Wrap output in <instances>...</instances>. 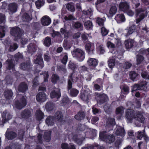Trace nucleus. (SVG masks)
<instances>
[{
    "label": "nucleus",
    "mask_w": 149,
    "mask_h": 149,
    "mask_svg": "<svg viewBox=\"0 0 149 149\" xmlns=\"http://www.w3.org/2000/svg\"><path fill=\"white\" fill-rule=\"evenodd\" d=\"M115 19L117 22L118 23L124 22L125 21V16L123 14L117 15L116 16Z\"/></svg>",
    "instance_id": "obj_27"
},
{
    "label": "nucleus",
    "mask_w": 149,
    "mask_h": 149,
    "mask_svg": "<svg viewBox=\"0 0 149 149\" xmlns=\"http://www.w3.org/2000/svg\"><path fill=\"white\" fill-rule=\"evenodd\" d=\"M100 137L102 140L109 143L113 142L115 140V137L113 135H107L105 131H103L100 133Z\"/></svg>",
    "instance_id": "obj_1"
},
{
    "label": "nucleus",
    "mask_w": 149,
    "mask_h": 149,
    "mask_svg": "<svg viewBox=\"0 0 149 149\" xmlns=\"http://www.w3.org/2000/svg\"><path fill=\"white\" fill-rule=\"evenodd\" d=\"M134 111L132 110L128 109L126 111V117L128 121L131 122L134 117Z\"/></svg>",
    "instance_id": "obj_9"
},
{
    "label": "nucleus",
    "mask_w": 149,
    "mask_h": 149,
    "mask_svg": "<svg viewBox=\"0 0 149 149\" xmlns=\"http://www.w3.org/2000/svg\"><path fill=\"white\" fill-rule=\"evenodd\" d=\"M73 27L75 29H82L83 25L81 23L78 22H73L72 23Z\"/></svg>",
    "instance_id": "obj_38"
},
{
    "label": "nucleus",
    "mask_w": 149,
    "mask_h": 149,
    "mask_svg": "<svg viewBox=\"0 0 149 149\" xmlns=\"http://www.w3.org/2000/svg\"><path fill=\"white\" fill-rule=\"evenodd\" d=\"M73 57L76 58L79 61H82L84 59L85 54L81 49L77 48L72 52Z\"/></svg>",
    "instance_id": "obj_2"
},
{
    "label": "nucleus",
    "mask_w": 149,
    "mask_h": 149,
    "mask_svg": "<svg viewBox=\"0 0 149 149\" xmlns=\"http://www.w3.org/2000/svg\"><path fill=\"white\" fill-rule=\"evenodd\" d=\"M91 45L90 43H87L85 45V49L89 54L93 53V49L91 48Z\"/></svg>",
    "instance_id": "obj_37"
},
{
    "label": "nucleus",
    "mask_w": 149,
    "mask_h": 149,
    "mask_svg": "<svg viewBox=\"0 0 149 149\" xmlns=\"http://www.w3.org/2000/svg\"><path fill=\"white\" fill-rule=\"evenodd\" d=\"M70 102V100L67 96L64 97L61 100V104L62 105H65Z\"/></svg>",
    "instance_id": "obj_36"
},
{
    "label": "nucleus",
    "mask_w": 149,
    "mask_h": 149,
    "mask_svg": "<svg viewBox=\"0 0 149 149\" xmlns=\"http://www.w3.org/2000/svg\"><path fill=\"white\" fill-rule=\"evenodd\" d=\"M149 88L147 83L145 81H143L139 84H135L133 86L132 91H136L137 90H142L145 91H147Z\"/></svg>",
    "instance_id": "obj_3"
},
{
    "label": "nucleus",
    "mask_w": 149,
    "mask_h": 149,
    "mask_svg": "<svg viewBox=\"0 0 149 149\" xmlns=\"http://www.w3.org/2000/svg\"><path fill=\"white\" fill-rule=\"evenodd\" d=\"M66 8L68 10L72 12L75 11L74 7L72 4L70 3L66 5Z\"/></svg>",
    "instance_id": "obj_51"
},
{
    "label": "nucleus",
    "mask_w": 149,
    "mask_h": 149,
    "mask_svg": "<svg viewBox=\"0 0 149 149\" xmlns=\"http://www.w3.org/2000/svg\"><path fill=\"white\" fill-rule=\"evenodd\" d=\"M143 57L141 55H138L136 57V63L137 64H140L143 60Z\"/></svg>",
    "instance_id": "obj_55"
},
{
    "label": "nucleus",
    "mask_w": 149,
    "mask_h": 149,
    "mask_svg": "<svg viewBox=\"0 0 149 149\" xmlns=\"http://www.w3.org/2000/svg\"><path fill=\"white\" fill-rule=\"evenodd\" d=\"M59 80V76L56 74H53L51 77V81L54 83H56Z\"/></svg>",
    "instance_id": "obj_43"
},
{
    "label": "nucleus",
    "mask_w": 149,
    "mask_h": 149,
    "mask_svg": "<svg viewBox=\"0 0 149 149\" xmlns=\"http://www.w3.org/2000/svg\"><path fill=\"white\" fill-rule=\"evenodd\" d=\"M85 116V113L83 111H79L75 116L76 119L78 120H80L84 119Z\"/></svg>",
    "instance_id": "obj_26"
},
{
    "label": "nucleus",
    "mask_w": 149,
    "mask_h": 149,
    "mask_svg": "<svg viewBox=\"0 0 149 149\" xmlns=\"http://www.w3.org/2000/svg\"><path fill=\"white\" fill-rule=\"evenodd\" d=\"M4 95L6 98H11L13 95V93L11 90H6L4 92Z\"/></svg>",
    "instance_id": "obj_30"
},
{
    "label": "nucleus",
    "mask_w": 149,
    "mask_h": 149,
    "mask_svg": "<svg viewBox=\"0 0 149 149\" xmlns=\"http://www.w3.org/2000/svg\"><path fill=\"white\" fill-rule=\"evenodd\" d=\"M47 96L44 92H40L36 96L37 100L39 102H43L46 101Z\"/></svg>",
    "instance_id": "obj_13"
},
{
    "label": "nucleus",
    "mask_w": 149,
    "mask_h": 149,
    "mask_svg": "<svg viewBox=\"0 0 149 149\" xmlns=\"http://www.w3.org/2000/svg\"><path fill=\"white\" fill-rule=\"evenodd\" d=\"M79 78V75L76 73H73L72 75L70 76L68 79V90H70L72 87V81L76 82L78 81Z\"/></svg>",
    "instance_id": "obj_4"
},
{
    "label": "nucleus",
    "mask_w": 149,
    "mask_h": 149,
    "mask_svg": "<svg viewBox=\"0 0 149 149\" xmlns=\"http://www.w3.org/2000/svg\"><path fill=\"white\" fill-rule=\"evenodd\" d=\"M117 8L115 6H112L111 7L109 11V16L111 17L115 15L116 13Z\"/></svg>",
    "instance_id": "obj_29"
},
{
    "label": "nucleus",
    "mask_w": 149,
    "mask_h": 149,
    "mask_svg": "<svg viewBox=\"0 0 149 149\" xmlns=\"http://www.w3.org/2000/svg\"><path fill=\"white\" fill-rule=\"evenodd\" d=\"M45 108L47 110L50 111L53 109L54 105L52 102H48L46 104Z\"/></svg>",
    "instance_id": "obj_44"
},
{
    "label": "nucleus",
    "mask_w": 149,
    "mask_h": 149,
    "mask_svg": "<svg viewBox=\"0 0 149 149\" xmlns=\"http://www.w3.org/2000/svg\"><path fill=\"white\" fill-rule=\"evenodd\" d=\"M2 122L3 123H5L12 118V116L9 112L5 111L2 114Z\"/></svg>",
    "instance_id": "obj_12"
},
{
    "label": "nucleus",
    "mask_w": 149,
    "mask_h": 149,
    "mask_svg": "<svg viewBox=\"0 0 149 149\" xmlns=\"http://www.w3.org/2000/svg\"><path fill=\"white\" fill-rule=\"evenodd\" d=\"M144 132L143 131H138L136 134V136L138 139L141 140L144 135Z\"/></svg>",
    "instance_id": "obj_53"
},
{
    "label": "nucleus",
    "mask_w": 149,
    "mask_h": 149,
    "mask_svg": "<svg viewBox=\"0 0 149 149\" xmlns=\"http://www.w3.org/2000/svg\"><path fill=\"white\" fill-rule=\"evenodd\" d=\"M115 125V120L114 118H108L106 122V127L110 128L111 130L113 129V126Z\"/></svg>",
    "instance_id": "obj_15"
},
{
    "label": "nucleus",
    "mask_w": 149,
    "mask_h": 149,
    "mask_svg": "<svg viewBox=\"0 0 149 149\" xmlns=\"http://www.w3.org/2000/svg\"><path fill=\"white\" fill-rule=\"evenodd\" d=\"M101 33L103 36H105L107 35L108 33V30L104 27H102L101 28Z\"/></svg>",
    "instance_id": "obj_61"
},
{
    "label": "nucleus",
    "mask_w": 149,
    "mask_h": 149,
    "mask_svg": "<svg viewBox=\"0 0 149 149\" xmlns=\"http://www.w3.org/2000/svg\"><path fill=\"white\" fill-rule=\"evenodd\" d=\"M14 65L13 61L12 60H10L8 62V67L7 68V69H12L13 71H14Z\"/></svg>",
    "instance_id": "obj_52"
},
{
    "label": "nucleus",
    "mask_w": 149,
    "mask_h": 149,
    "mask_svg": "<svg viewBox=\"0 0 149 149\" xmlns=\"http://www.w3.org/2000/svg\"><path fill=\"white\" fill-rule=\"evenodd\" d=\"M17 8V5L16 3H12L8 5V10L10 11V13L13 14L15 12Z\"/></svg>",
    "instance_id": "obj_21"
},
{
    "label": "nucleus",
    "mask_w": 149,
    "mask_h": 149,
    "mask_svg": "<svg viewBox=\"0 0 149 149\" xmlns=\"http://www.w3.org/2000/svg\"><path fill=\"white\" fill-rule=\"evenodd\" d=\"M105 18H100V17H98L97 18L96 20L97 23L100 26L103 25L105 21Z\"/></svg>",
    "instance_id": "obj_47"
},
{
    "label": "nucleus",
    "mask_w": 149,
    "mask_h": 149,
    "mask_svg": "<svg viewBox=\"0 0 149 149\" xmlns=\"http://www.w3.org/2000/svg\"><path fill=\"white\" fill-rule=\"evenodd\" d=\"M124 109L122 107H118L116 110V113L117 114H122L124 113Z\"/></svg>",
    "instance_id": "obj_54"
},
{
    "label": "nucleus",
    "mask_w": 149,
    "mask_h": 149,
    "mask_svg": "<svg viewBox=\"0 0 149 149\" xmlns=\"http://www.w3.org/2000/svg\"><path fill=\"white\" fill-rule=\"evenodd\" d=\"M27 48L29 52L32 53L36 51L37 47L35 44L31 43L27 46Z\"/></svg>",
    "instance_id": "obj_25"
},
{
    "label": "nucleus",
    "mask_w": 149,
    "mask_h": 149,
    "mask_svg": "<svg viewBox=\"0 0 149 149\" xmlns=\"http://www.w3.org/2000/svg\"><path fill=\"white\" fill-rule=\"evenodd\" d=\"M84 25L86 28L88 30L91 29L93 26L92 22L89 20L85 22Z\"/></svg>",
    "instance_id": "obj_40"
},
{
    "label": "nucleus",
    "mask_w": 149,
    "mask_h": 149,
    "mask_svg": "<svg viewBox=\"0 0 149 149\" xmlns=\"http://www.w3.org/2000/svg\"><path fill=\"white\" fill-rule=\"evenodd\" d=\"M15 60L17 61L19 59H22L23 58V56L19 53H18L15 55Z\"/></svg>",
    "instance_id": "obj_64"
},
{
    "label": "nucleus",
    "mask_w": 149,
    "mask_h": 149,
    "mask_svg": "<svg viewBox=\"0 0 149 149\" xmlns=\"http://www.w3.org/2000/svg\"><path fill=\"white\" fill-rule=\"evenodd\" d=\"M15 106L18 109H21L26 104V101L25 97L22 96L19 100H17L15 102Z\"/></svg>",
    "instance_id": "obj_7"
},
{
    "label": "nucleus",
    "mask_w": 149,
    "mask_h": 149,
    "mask_svg": "<svg viewBox=\"0 0 149 149\" xmlns=\"http://www.w3.org/2000/svg\"><path fill=\"white\" fill-rule=\"evenodd\" d=\"M51 19L47 15L43 16L41 19L42 24L44 26H48L51 23Z\"/></svg>",
    "instance_id": "obj_14"
},
{
    "label": "nucleus",
    "mask_w": 149,
    "mask_h": 149,
    "mask_svg": "<svg viewBox=\"0 0 149 149\" xmlns=\"http://www.w3.org/2000/svg\"><path fill=\"white\" fill-rule=\"evenodd\" d=\"M4 27L0 26V38H2L5 36Z\"/></svg>",
    "instance_id": "obj_58"
},
{
    "label": "nucleus",
    "mask_w": 149,
    "mask_h": 149,
    "mask_svg": "<svg viewBox=\"0 0 149 149\" xmlns=\"http://www.w3.org/2000/svg\"><path fill=\"white\" fill-rule=\"evenodd\" d=\"M134 119L141 123H143L145 120V118L142 114L139 112H136L134 113Z\"/></svg>",
    "instance_id": "obj_10"
},
{
    "label": "nucleus",
    "mask_w": 149,
    "mask_h": 149,
    "mask_svg": "<svg viewBox=\"0 0 149 149\" xmlns=\"http://www.w3.org/2000/svg\"><path fill=\"white\" fill-rule=\"evenodd\" d=\"M51 131H47L44 133V138L46 141L48 142L50 141L51 139Z\"/></svg>",
    "instance_id": "obj_31"
},
{
    "label": "nucleus",
    "mask_w": 149,
    "mask_h": 149,
    "mask_svg": "<svg viewBox=\"0 0 149 149\" xmlns=\"http://www.w3.org/2000/svg\"><path fill=\"white\" fill-rule=\"evenodd\" d=\"M108 62V65L110 68H112L115 65V59L114 58H110Z\"/></svg>",
    "instance_id": "obj_42"
},
{
    "label": "nucleus",
    "mask_w": 149,
    "mask_h": 149,
    "mask_svg": "<svg viewBox=\"0 0 149 149\" xmlns=\"http://www.w3.org/2000/svg\"><path fill=\"white\" fill-rule=\"evenodd\" d=\"M132 64L129 62H126L125 63L124 65V68L125 69L130 68L132 66Z\"/></svg>",
    "instance_id": "obj_60"
},
{
    "label": "nucleus",
    "mask_w": 149,
    "mask_h": 149,
    "mask_svg": "<svg viewBox=\"0 0 149 149\" xmlns=\"http://www.w3.org/2000/svg\"><path fill=\"white\" fill-rule=\"evenodd\" d=\"M31 113L30 111L27 109H25L22 113L21 116L22 118H27L31 116Z\"/></svg>",
    "instance_id": "obj_24"
},
{
    "label": "nucleus",
    "mask_w": 149,
    "mask_h": 149,
    "mask_svg": "<svg viewBox=\"0 0 149 149\" xmlns=\"http://www.w3.org/2000/svg\"><path fill=\"white\" fill-rule=\"evenodd\" d=\"M18 47L17 44L14 43L13 45H10V46L9 50L10 51L13 52Z\"/></svg>",
    "instance_id": "obj_59"
},
{
    "label": "nucleus",
    "mask_w": 149,
    "mask_h": 149,
    "mask_svg": "<svg viewBox=\"0 0 149 149\" xmlns=\"http://www.w3.org/2000/svg\"><path fill=\"white\" fill-rule=\"evenodd\" d=\"M83 13L86 15H91L93 14V10L91 9L90 8L86 11L83 10Z\"/></svg>",
    "instance_id": "obj_57"
},
{
    "label": "nucleus",
    "mask_w": 149,
    "mask_h": 149,
    "mask_svg": "<svg viewBox=\"0 0 149 149\" xmlns=\"http://www.w3.org/2000/svg\"><path fill=\"white\" fill-rule=\"evenodd\" d=\"M68 66L71 69L74 70L76 68H77V66L74 64L73 63L70 62L68 65Z\"/></svg>",
    "instance_id": "obj_63"
},
{
    "label": "nucleus",
    "mask_w": 149,
    "mask_h": 149,
    "mask_svg": "<svg viewBox=\"0 0 149 149\" xmlns=\"http://www.w3.org/2000/svg\"><path fill=\"white\" fill-rule=\"evenodd\" d=\"M6 136L8 139H12L16 136L17 134L13 132H7Z\"/></svg>",
    "instance_id": "obj_28"
},
{
    "label": "nucleus",
    "mask_w": 149,
    "mask_h": 149,
    "mask_svg": "<svg viewBox=\"0 0 149 149\" xmlns=\"http://www.w3.org/2000/svg\"><path fill=\"white\" fill-rule=\"evenodd\" d=\"M91 94L90 92L84 91L81 94V98L82 100L86 102H88L90 98Z\"/></svg>",
    "instance_id": "obj_17"
},
{
    "label": "nucleus",
    "mask_w": 149,
    "mask_h": 149,
    "mask_svg": "<svg viewBox=\"0 0 149 149\" xmlns=\"http://www.w3.org/2000/svg\"><path fill=\"white\" fill-rule=\"evenodd\" d=\"M44 60L47 62H49L50 61L51 57L48 51H47L44 54Z\"/></svg>",
    "instance_id": "obj_39"
},
{
    "label": "nucleus",
    "mask_w": 149,
    "mask_h": 149,
    "mask_svg": "<svg viewBox=\"0 0 149 149\" xmlns=\"http://www.w3.org/2000/svg\"><path fill=\"white\" fill-rule=\"evenodd\" d=\"M44 44L46 46L49 47L51 44V40L49 37H46L44 41Z\"/></svg>",
    "instance_id": "obj_48"
},
{
    "label": "nucleus",
    "mask_w": 149,
    "mask_h": 149,
    "mask_svg": "<svg viewBox=\"0 0 149 149\" xmlns=\"http://www.w3.org/2000/svg\"><path fill=\"white\" fill-rule=\"evenodd\" d=\"M88 64L91 69H94L98 64L97 60L93 58H89L87 61Z\"/></svg>",
    "instance_id": "obj_11"
},
{
    "label": "nucleus",
    "mask_w": 149,
    "mask_h": 149,
    "mask_svg": "<svg viewBox=\"0 0 149 149\" xmlns=\"http://www.w3.org/2000/svg\"><path fill=\"white\" fill-rule=\"evenodd\" d=\"M68 60V57L67 54L64 55L63 58L61 60V62L64 64H66Z\"/></svg>",
    "instance_id": "obj_62"
},
{
    "label": "nucleus",
    "mask_w": 149,
    "mask_h": 149,
    "mask_svg": "<svg viewBox=\"0 0 149 149\" xmlns=\"http://www.w3.org/2000/svg\"><path fill=\"white\" fill-rule=\"evenodd\" d=\"M95 96L97 97V102L100 103V104L104 103L108 100V97L105 94L101 95L97 93H95Z\"/></svg>",
    "instance_id": "obj_8"
},
{
    "label": "nucleus",
    "mask_w": 149,
    "mask_h": 149,
    "mask_svg": "<svg viewBox=\"0 0 149 149\" xmlns=\"http://www.w3.org/2000/svg\"><path fill=\"white\" fill-rule=\"evenodd\" d=\"M79 91L75 88H72L70 90V95L72 97H75L77 96L79 93Z\"/></svg>",
    "instance_id": "obj_45"
},
{
    "label": "nucleus",
    "mask_w": 149,
    "mask_h": 149,
    "mask_svg": "<svg viewBox=\"0 0 149 149\" xmlns=\"http://www.w3.org/2000/svg\"><path fill=\"white\" fill-rule=\"evenodd\" d=\"M22 20L24 22H29L31 19V17L26 13H24L22 17Z\"/></svg>",
    "instance_id": "obj_35"
},
{
    "label": "nucleus",
    "mask_w": 149,
    "mask_h": 149,
    "mask_svg": "<svg viewBox=\"0 0 149 149\" xmlns=\"http://www.w3.org/2000/svg\"><path fill=\"white\" fill-rule=\"evenodd\" d=\"M55 116L56 119L57 120L61 121L62 120L63 116L61 112L58 111L57 112L55 113Z\"/></svg>",
    "instance_id": "obj_46"
},
{
    "label": "nucleus",
    "mask_w": 149,
    "mask_h": 149,
    "mask_svg": "<svg viewBox=\"0 0 149 149\" xmlns=\"http://www.w3.org/2000/svg\"><path fill=\"white\" fill-rule=\"evenodd\" d=\"M135 43L133 40L129 39L125 41V45L127 49H129L133 47Z\"/></svg>",
    "instance_id": "obj_22"
},
{
    "label": "nucleus",
    "mask_w": 149,
    "mask_h": 149,
    "mask_svg": "<svg viewBox=\"0 0 149 149\" xmlns=\"http://www.w3.org/2000/svg\"><path fill=\"white\" fill-rule=\"evenodd\" d=\"M125 133L124 129L123 127L119 126H117L115 132L116 135L123 136H124Z\"/></svg>",
    "instance_id": "obj_19"
},
{
    "label": "nucleus",
    "mask_w": 149,
    "mask_h": 149,
    "mask_svg": "<svg viewBox=\"0 0 149 149\" xmlns=\"http://www.w3.org/2000/svg\"><path fill=\"white\" fill-rule=\"evenodd\" d=\"M90 34H82L81 35V38H82V40L84 42H87L88 40V37H90Z\"/></svg>",
    "instance_id": "obj_56"
},
{
    "label": "nucleus",
    "mask_w": 149,
    "mask_h": 149,
    "mask_svg": "<svg viewBox=\"0 0 149 149\" xmlns=\"http://www.w3.org/2000/svg\"><path fill=\"white\" fill-rule=\"evenodd\" d=\"M120 10L126 11L129 8V5L126 2H121L119 5Z\"/></svg>",
    "instance_id": "obj_18"
},
{
    "label": "nucleus",
    "mask_w": 149,
    "mask_h": 149,
    "mask_svg": "<svg viewBox=\"0 0 149 149\" xmlns=\"http://www.w3.org/2000/svg\"><path fill=\"white\" fill-rule=\"evenodd\" d=\"M30 65L29 63L24 62L21 63L20 65V68L23 70H27L30 68Z\"/></svg>",
    "instance_id": "obj_32"
},
{
    "label": "nucleus",
    "mask_w": 149,
    "mask_h": 149,
    "mask_svg": "<svg viewBox=\"0 0 149 149\" xmlns=\"http://www.w3.org/2000/svg\"><path fill=\"white\" fill-rule=\"evenodd\" d=\"M10 33L12 36L15 37V40H16L20 39L22 34L20 29L18 27H14L11 29Z\"/></svg>",
    "instance_id": "obj_6"
},
{
    "label": "nucleus",
    "mask_w": 149,
    "mask_h": 149,
    "mask_svg": "<svg viewBox=\"0 0 149 149\" xmlns=\"http://www.w3.org/2000/svg\"><path fill=\"white\" fill-rule=\"evenodd\" d=\"M138 74L134 71H131L130 73V77L131 79L134 80L137 77Z\"/></svg>",
    "instance_id": "obj_49"
},
{
    "label": "nucleus",
    "mask_w": 149,
    "mask_h": 149,
    "mask_svg": "<svg viewBox=\"0 0 149 149\" xmlns=\"http://www.w3.org/2000/svg\"><path fill=\"white\" fill-rule=\"evenodd\" d=\"M37 119L38 120H40L43 118L44 114L42 111L39 110H37L36 113Z\"/></svg>",
    "instance_id": "obj_34"
},
{
    "label": "nucleus",
    "mask_w": 149,
    "mask_h": 149,
    "mask_svg": "<svg viewBox=\"0 0 149 149\" xmlns=\"http://www.w3.org/2000/svg\"><path fill=\"white\" fill-rule=\"evenodd\" d=\"M28 86L24 82L21 83L18 86V90L20 92L24 93L28 89Z\"/></svg>",
    "instance_id": "obj_23"
},
{
    "label": "nucleus",
    "mask_w": 149,
    "mask_h": 149,
    "mask_svg": "<svg viewBox=\"0 0 149 149\" xmlns=\"http://www.w3.org/2000/svg\"><path fill=\"white\" fill-rule=\"evenodd\" d=\"M136 15H139V17L136 20V23H139L141 20L146 17L148 14L146 10H143L141 9H137L136 10Z\"/></svg>",
    "instance_id": "obj_5"
},
{
    "label": "nucleus",
    "mask_w": 149,
    "mask_h": 149,
    "mask_svg": "<svg viewBox=\"0 0 149 149\" xmlns=\"http://www.w3.org/2000/svg\"><path fill=\"white\" fill-rule=\"evenodd\" d=\"M34 62L35 63L40 65L41 68L44 66V62L41 55L38 56L36 59L34 60Z\"/></svg>",
    "instance_id": "obj_20"
},
{
    "label": "nucleus",
    "mask_w": 149,
    "mask_h": 149,
    "mask_svg": "<svg viewBox=\"0 0 149 149\" xmlns=\"http://www.w3.org/2000/svg\"><path fill=\"white\" fill-rule=\"evenodd\" d=\"M51 98H56L57 99L60 98L61 96L60 90L59 89H57L52 92L50 94Z\"/></svg>",
    "instance_id": "obj_16"
},
{
    "label": "nucleus",
    "mask_w": 149,
    "mask_h": 149,
    "mask_svg": "<svg viewBox=\"0 0 149 149\" xmlns=\"http://www.w3.org/2000/svg\"><path fill=\"white\" fill-rule=\"evenodd\" d=\"M136 26L135 25L133 24L130 26L128 29L127 33L126 35V36H127L130 34H132L135 30Z\"/></svg>",
    "instance_id": "obj_41"
},
{
    "label": "nucleus",
    "mask_w": 149,
    "mask_h": 149,
    "mask_svg": "<svg viewBox=\"0 0 149 149\" xmlns=\"http://www.w3.org/2000/svg\"><path fill=\"white\" fill-rule=\"evenodd\" d=\"M45 3L44 0H38L36 2V5L38 7H40L43 6Z\"/></svg>",
    "instance_id": "obj_50"
},
{
    "label": "nucleus",
    "mask_w": 149,
    "mask_h": 149,
    "mask_svg": "<svg viewBox=\"0 0 149 149\" xmlns=\"http://www.w3.org/2000/svg\"><path fill=\"white\" fill-rule=\"evenodd\" d=\"M45 122L46 124L48 126H52L54 124L53 118L50 116L48 117L47 118Z\"/></svg>",
    "instance_id": "obj_33"
}]
</instances>
